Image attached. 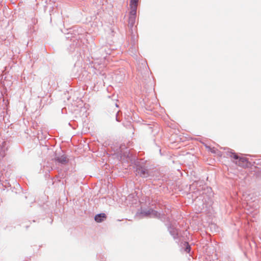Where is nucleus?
Masks as SVG:
<instances>
[{
    "mask_svg": "<svg viewBox=\"0 0 261 261\" xmlns=\"http://www.w3.org/2000/svg\"><path fill=\"white\" fill-rule=\"evenodd\" d=\"M136 172L137 175L143 177H146L148 175V170L144 167H140L137 168Z\"/></svg>",
    "mask_w": 261,
    "mask_h": 261,
    "instance_id": "f257e3e1",
    "label": "nucleus"
},
{
    "mask_svg": "<svg viewBox=\"0 0 261 261\" xmlns=\"http://www.w3.org/2000/svg\"><path fill=\"white\" fill-rule=\"evenodd\" d=\"M107 218V216L105 213L97 214L95 216L94 219L96 222L100 223L104 221Z\"/></svg>",
    "mask_w": 261,
    "mask_h": 261,
    "instance_id": "f03ea898",
    "label": "nucleus"
},
{
    "mask_svg": "<svg viewBox=\"0 0 261 261\" xmlns=\"http://www.w3.org/2000/svg\"><path fill=\"white\" fill-rule=\"evenodd\" d=\"M205 147L208 151L211 152L212 153L217 154V155L221 156L220 152L215 147H211L206 144H205Z\"/></svg>",
    "mask_w": 261,
    "mask_h": 261,
    "instance_id": "7ed1b4c3",
    "label": "nucleus"
},
{
    "mask_svg": "<svg viewBox=\"0 0 261 261\" xmlns=\"http://www.w3.org/2000/svg\"><path fill=\"white\" fill-rule=\"evenodd\" d=\"M247 161V159L246 158L240 157L239 160L236 162V164L240 166H244L246 164Z\"/></svg>",
    "mask_w": 261,
    "mask_h": 261,
    "instance_id": "20e7f679",
    "label": "nucleus"
},
{
    "mask_svg": "<svg viewBox=\"0 0 261 261\" xmlns=\"http://www.w3.org/2000/svg\"><path fill=\"white\" fill-rule=\"evenodd\" d=\"M137 7H130L129 16H136L137 14Z\"/></svg>",
    "mask_w": 261,
    "mask_h": 261,
    "instance_id": "39448f33",
    "label": "nucleus"
},
{
    "mask_svg": "<svg viewBox=\"0 0 261 261\" xmlns=\"http://www.w3.org/2000/svg\"><path fill=\"white\" fill-rule=\"evenodd\" d=\"M136 19V16H129V20H128V23L130 25V26L133 27L134 24L135 23Z\"/></svg>",
    "mask_w": 261,
    "mask_h": 261,
    "instance_id": "423d86ee",
    "label": "nucleus"
},
{
    "mask_svg": "<svg viewBox=\"0 0 261 261\" xmlns=\"http://www.w3.org/2000/svg\"><path fill=\"white\" fill-rule=\"evenodd\" d=\"M139 0H130V7H137L138 6V3Z\"/></svg>",
    "mask_w": 261,
    "mask_h": 261,
    "instance_id": "0eeeda50",
    "label": "nucleus"
},
{
    "mask_svg": "<svg viewBox=\"0 0 261 261\" xmlns=\"http://www.w3.org/2000/svg\"><path fill=\"white\" fill-rule=\"evenodd\" d=\"M148 214L155 217H159L160 215L157 212L153 210H151V212H149Z\"/></svg>",
    "mask_w": 261,
    "mask_h": 261,
    "instance_id": "6e6552de",
    "label": "nucleus"
},
{
    "mask_svg": "<svg viewBox=\"0 0 261 261\" xmlns=\"http://www.w3.org/2000/svg\"><path fill=\"white\" fill-rule=\"evenodd\" d=\"M58 160L59 161V162L62 163H66L67 162V159L65 156H62L61 158H59L58 159Z\"/></svg>",
    "mask_w": 261,
    "mask_h": 261,
    "instance_id": "1a4fd4ad",
    "label": "nucleus"
},
{
    "mask_svg": "<svg viewBox=\"0 0 261 261\" xmlns=\"http://www.w3.org/2000/svg\"><path fill=\"white\" fill-rule=\"evenodd\" d=\"M231 158L234 159H236V160H239V158H240V156H239L237 154H235V153H233L231 155Z\"/></svg>",
    "mask_w": 261,
    "mask_h": 261,
    "instance_id": "9d476101",
    "label": "nucleus"
},
{
    "mask_svg": "<svg viewBox=\"0 0 261 261\" xmlns=\"http://www.w3.org/2000/svg\"><path fill=\"white\" fill-rule=\"evenodd\" d=\"M187 246L186 248V251L187 252H189L190 251V247L188 245V244L187 243H186Z\"/></svg>",
    "mask_w": 261,
    "mask_h": 261,
    "instance_id": "9b49d317",
    "label": "nucleus"
}]
</instances>
